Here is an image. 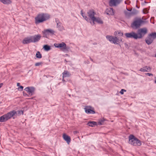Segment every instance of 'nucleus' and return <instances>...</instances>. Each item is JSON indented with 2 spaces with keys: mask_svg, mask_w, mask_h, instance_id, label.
I'll use <instances>...</instances> for the list:
<instances>
[{
  "mask_svg": "<svg viewBox=\"0 0 156 156\" xmlns=\"http://www.w3.org/2000/svg\"><path fill=\"white\" fill-rule=\"evenodd\" d=\"M55 33V31L51 29L45 30L42 31V33L46 37H47V36L49 35H53Z\"/></svg>",
  "mask_w": 156,
  "mask_h": 156,
  "instance_id": "9d476101",
  "label": "nucleus"
},
{
  "mask_svg": "<svg viewBox=\"0 0 156 156\" xmlns=\"http://www.w3.org/2000/svg\"><path fill=\"white\" fill-rule=\"evenodd\" d=\"M125 35L127 38H132L135 39H138L137 34L133 32L126 33Z\"/></svg>",
  "mask_w": 156,
  "mask_h": 156,
  "instance_id": "1a4fd4ad",
  "label": "nucleus"
},
{
  "mask_svg": "<svg viewBox=\"0 0 156 156\" xmlns=\"http://www.w3.org/2000/svg\"><path fill=\"white\" fill-rule=\"evenodd\" d=\"M155 83H156V80H155Z\"/></svg>",
  "mask_w": 156,
  "mask_h": 156,
  "instance_id": "4c0bfd02",
  "label": "nucleus"
},
{
  "mask_svg": "<svg viewBox=\"0 0 156 156\" xmlns=\"http://www.w3.org/2000/svg\"><path fill=\"white\" fill-rule=\"evenodd\" d=\"M151 70V68L149 67L146 66L141 68L140 69V71L143 72H145L148 71H150Z\"/></svg>",
  "mask_w": 156,
  "mask_h": 156,
  "instance_id": "412c9836",
  "label": "nucleus"
},
{
  "mask_svg": "<svg viewBox=\"0 0 156 156\" xmlns=\"http://www.w3.org/2000/svg\"><path fill=\"white\" fill-rule=\"evenodd\" d=\"M126 92V90L124 89H122L120 92V93L121 94H124V92Z\"/></svg>",
  "mask_w": 156,
  "mask_h": 156,
  "instance_id": "7c9ffc66",
  "label": "nucleus"
},
{
  "mask_svg": "<svg viewBox=\"0 0 156 156\" xmlns=\"http://www.w3.org/2000/svg\"><path fill=\"white\" fill-rule=\"evenodd\" d=\"M56 22L57 23L56 27L59 30L62 31L65 30V28L61 22L57 20L56 21Z\"/></svg>",
  "mask_w": 156,
  "mask_h": 156,
  "instance_id": "4468645a",
  "label": "nucleus"
},
{
  "mask_svg": "<svg viewBox=\"0 0 156 156\" xmlns=\"http://www.w3.org/2000/svg\"><path fill=\"white\" fill-rule=\"evenodd\" d=\"M63 80L64 81V79L65 77H69L70 76L69 73L67 71H64L62 73Z\"/></svg>",
  "mask_w": 156,
  "mask_h": 156,
  "instance_id": "4be33fe9",
  "label": "nucleus"
},
{
  "mask_svg": "<svg viewBox=\"0 0 156 156\" xmlns=\"http://www.w3.org/2000/svg\"><path fill=\"white\" fill-rule=\"evenodd\" d=\"M24 90L29 94L32 95L35 90V88L33 87H27L25 88Z\"/></svg>",
  "mask_w": 156,
  "mask_h": 156,
  "instance_id": "2eb2a0df",
  "label": "nucleus"
},
{
  "mask_svg": "<svg viewBox=\"0 0 156 156\" xmlns=\"http://www.w3.org/2000/svg\"><path fill=\"white\" fill-rule=\"evenodd\" d=\"M1 103L2 102H0V104H1Z\"/></svg>",
  "mask_w": 156,
  "mask_h": 156,
  "instance_id": "58836bf2",
  "label": "nucleus"
},
{
  "mask_svg": "<svg viewBox=\"0 0 156 156\" xmlns=\"http://www.w3.org/2000/svg\"><path fill=\"white\" fill-rule=\"evenodd\" d=\"M42 64V62H37L35 64V65L36 66H38L41 65Z\"/></svg>",
  "mask_w": 156,
  "mask_h": 156,
  "instance_id": "c756f323",
  "label": "nucleus"
},
{
  "mask_svg": "<svg viewBox=\"0 0 156 156\" xmlns=\"http://www.w3.org/2000/svg\"><path fill=\"white\" fill-rule=\"evenodd\" d=\"M147 29L145 28H141L138 31V39L141 38L147 33Z\"/></svg>",
  "mask_w": 156,
  "mask_h": 156,
  "instance_id": "6e6552de",
  "label": "nucleus"
},
{
  "mask_svg": "<svg viewBox=\"0 0 156 156\" xmlns=\"http://www.w3.org/2000/svg\"><path fill=\"white\" fill-rule=\"evenodd\" d=\"M153 39L152 38L150 37L149 36L146 39V43L148 44H151L153 41Z\"/></svg>",
  "mask_w": 156,
  "mask_h": 156,
  "instance_id": "5701e85b",
  "label": "nucleus"
},
{
  "mask_svg": "<svg viewBox=\"0 0 156 156\" xmlns=\"http://www.w3.org/2000/svg\"><path fill=\"white\" fill-rule=\"evenodd\" d=\"M88 126L93 127L95 125H97V122L94 121H90L88 122L87 124Z\"/></svg>",
  "mask_w": 156,
  "mask_h": 156,
  "instance_id": "b1692460",
  "label": "nucleus"
},
{
  "mask_svg": "<svg viewBox=\"0 0 156 156\" xmlns=\"http://www.w3.org/2000/svg\"><path fill=\"white\" fill-rule=\"evenodd\" d=\"M114 34L115 35V36H116L118 34L120 36H122L123 35V34L120 31H117L115 32Z\"/></svg>",
  "mask_w": 156,
  "mask_h": 156,
  "instance_id": "393cba45",
  "label": "nucleus"
},
{
  "mask_svg": "<svg viewBox=\"0 0 156 156\" xmlns=\"http://www.w3.org/2000/svg\"><path fill=\"white\" fill-rule=\"evenodd\" d=\"M84 109L85 112L87 114H94L95 113L93 108L90 106H86Z\"/></svg>",
  "mask_w": 156,
  "mask_h": 156,
  "instance_id": "9b49d317",
  "label": "nucleus"
},
{
  "mask_svg": "<svg viewBox=\"0 0 156 156\" xmlns=\"http://www.w3.org/2000/svg\"><path fill=\"white\" fill-rule=\"evenodd\" d=\"M32 42L31 36L30 37H25L23 40L22 43L23 44H27Z\"/></svg>",
  "mask_w": 156,
  "mask_h": 156,
  "instance_id": "a211bd4d",
  "label": "nucleus"
},
{
  "mask_svg": "<svg viewBox=\"0 0 156 156\" xmlns=\"http://www.w3.org/2000/svg\"><path fill=\"white\" fill-rule=\"evenodd\" d=\"M105 121L104 119H101L99 121L98 124L99 125H102L104 124V122Z\"/></svg>",
  "mask_w": 156,
  "mask_h": 156,
  "instance_id": "c85d7f7f",
  "label": "nucleus"
},
{
  "mask_svg": "<svg viewBox=\"0 0 156 156\" xmlns=\"http://www.w3.org/2000/svg\"><path fill=\"white\" fill-rule=\"evenodd\" d=\"M20 83H17V86L20 87Z\"/></svg>",
  "mask_w": 156,
  "mask_h": 156,
  "instance_id": "c9c22d12",
  "label": "nucleus"
},
{
  "mask_svg": "<svg viewBox=\"0 0 156 156\" xmlns=\"http://www.w3.org/2000/svg\"><path fill=\"white\" fill-rule=\"evenodd\" d=\"M23 89V87L22 86H20L18 88V90L20 91H22Z\"/></svg>",
  "mask_w": 156,
  "mask_h": 156,
  "instance_id": "473e14b6",
  "label": "nucleus"
},
{
  "mask_svg": "<svg viewBox=\"0 0 156 156\" xmlns=\"http://www.w3.org/2000/svg\"><path fill=\"white\" fill-rule=\"evenodd\" d=\"M122 0H111L109 2L110 6H115L119 4Z\"/></svg>",
  "mask_w": 156,
  "mask_h": 156,
  "instance_id": "ddd939ff",
  "label": "nucleus"
},
{
  "mask_svg": "<svg viewBox=\"0 0 156 156\" xmlns=\"http://www.w3.org/2000/svg\"><path fill=\"white\" fill-rule=\"evenodd\" d=\"M129 143L134 146H140L141 145V142L140 140L136 138L133 135H130L129 136Z\"/></svg>",
  "mask_w": 156,
  "mask_h": 156,
  "instance_id": "20e7f679",
  "label": "nucleus"
},
{
  "mask_svg": "<svg viewBox=\"0 0 156 156\" xmlns=\"http://www.w3.org/2000/svg\"><path fill=\"white\" fill-rule=\"evenodd\" d=\"M44 49L47 51H48L50 49V47L47 45H44L43 47Z\"/></svg>",
  "mask_w": 156,
  "mask_h": 156,
  "instance_id": "bb28decb",
  "label": "nucleus"
},
{
  "mask_svg": "<svg viewBox=\"0 0 156 156\" xmlns=\"http://www.w3.org/2000/svg\"><path fill=\"white\" fill-rule=\"evenodd\" d=\"M106 38L110 42H112L114 44H119L122 41L121 39L118 38L117 37H114L112 36H107Z\"/></svg>",
  "mask_w": 156,
  "mask_h": 156,
  "instance_id": "423d86ee",
  "label": "nucleus"
},
{
  "mask_svg": "<svg viewBox=\"0 0 156 156\" xmlns=\"http://www.w3.org/2000/svg\"><path fill=\"white\" fill-rule=\"evenodd\" d=\"M2 85H3L2 83H1L0 84V88L2 87Z\"/></svg>",
  "mask_w": 156,
  "mask_h": 156,
  "instance_id": "e433bc0d",
  "label": "nucleus"
},
{
  "mask_svg": "<svg viewBox=\"0 0 156 156\" xmlns=\"http://www.w3.org/2000/svg\"><path fill=\"white\" fill-rule=\"evenodd\" d=\"M87 14L89 17L83 14L82 10L81 11V14L83 17L87 22H90L91 24H92V22L90 20L92 21L95 18L96 13L94 10L90 9L88 11Z\"/></svg>",
  "mask_w": 156,
  "mask_h": 156,
  "instance_id": "f03ea898",
  "label": "nucleus"
},
{
  "mask_svg": "<svg viewBox=\"0 0 156 156\" xmlns=\"http://www.w3.org/2000/svg\"><path fill=\"white\" fill-rule=\"evenodd\" d=\"M23 95L24 96H28L27 94H26V93H25L24 92H23Z\"/></svg>",
  "mask_w": 156,
  "mask_h": 156,
  "instance_id": "f704fd0d",
  "label": "nucleus"
},
{
  "mask_svg": "<svg viewBox=\"0 0 156 156\" xmlns=\"http://www.w3.org/2000/svg\"><path fill=\"white\" fill-rule=\"evenodd\" d=\"M107 14L113 15L114 14L113 9L112 8L107 9L105 11Z\"/></svg>",
  "mask_w": 156,
  "mask_h": 156,
  "instance_id": "6ab92c4d",
  "label": "nucleus"
},
{
  "mask_svg": "<svg viewBox=\"0 0 156 156\" xmlns=\"http://www.w3.org/2000/svg\"><path fill=\"white\" fill-rule=\"evenodd\" d=\"M36 56L37 58H42L41 54L39 51H37L36 55Z\"/></svg>",
  "mask_w": 156,
  "mask_h": 156,
  "instance_id": "a878e982",
  "label": "nucleus"
},
{
  "mask_svg": "<svg viewBox=\"0 0 156 156\" xmlns=\"http://www.w3.org/2000/svg\"><path fill=\"white\" fill-rule=\"evenodd\" d=\"M144 13L146 14L148 12V10L147 9H144L143 10Z\"/></svg>",
  "mask_w": 156,
  "mask_h": 156,
  "instance_id": "2f4dec72",
  "label": "nucleus"
},
{
  "mask_svg": "<svg viewBox=\"0 0 156 156\" xmlns=\"http://www.w3.org/2000/svg\"><path fill=\"white\" fill-rule=\"evenodd\" d=\"M62 137L64 140L68 144H69L71 140L70 137L65 133L63 134Z\"/></svg>",
  "mask_w": 156,
  "mask_h": 156,
  "instance_id": "f3484780",
  "label": "nucleus"
},
{
  "mask_svg": "<svg viewBox=\"0 0 156 156\" xmlns=\"http://www.w3.org/2000/svg\"><path fill=\"white\" fill-rule=\"evenodd\" d=\"M92 24L94 25L95 24V22H96L98 24H103V22L101 19L99 17H95V18L92 20Z\"/></svg>",
  "mask_w": 156,
  "mask_h": 156,
  "instance_id": "dca6fc26",
  "label": "nucleus"
},
{
  "mask_svg": "<svg viewBox=\"0 0 156 156\" xmlns=\"http://www.w3.org/2000/svg\"><path fill=\"white\" fill-rule=\"evenodd\" d=\"M145 74L146 75H147L148 76H153V74L152 73H145Z\"/></svg>",
  "mask_w": 156,
  "mask_h": 156,
  "instance_id": "72a5a7b5",
  "label": "nucleus"
},
{
  "mask_svg": "<svg viewBox=\"0 0 156 156\" xmlns=\"http://www.w3.org/2000/svg\"><path fill=\"white\" fill-rule=\"evenodd\" d=\"M0 2L5 5H9L12 3L11 0H0Z\"/></svg>",
  "mask_w": 156,
  "mask_h": 156,
  "instance_id": "aec40b11",
  "label": "nucleus"
},
{
  "mask_svg": "<svg viewBox=\"0 0 156 156\" xmlns=\"http://www.w3.org/2000/svg\"><path fill=\"white\" fill-rule=\"evenodd\" d=\"M21 113L22 114H23V112L22 111H19L17 112L15 110L11 111L0 117V122H5L12 118L15 119L16 118L17 116H19Z\"/></svg>",
  "mask_w": 156,
  "mask_h": 156,
  "instance_id": "f257e3e1",
  "label": "nucleus"
},
{
  "mask_svg": "<svg viewBox=\"0 0 156 156\" xmlns=\"http://www.w3.org/2000/svg\"><path fill=\"white\" fill-rule=\"evenodd\" d=\"M50 18L49 15L47 14L41 13L38 14L35 18V23L37 24L45 21Z\"/></svg>",
  "mask_w": 156,
  "mask_h": 156,
  "instance_id": "7ed1b4c3",
  "label": "nucleus"
},
{
  "mask_svg": "<svg viewBox=\"0 0 156 156\" xmlns=\"http://www.w3.org/2000/svg\"><path fill=\"white\" fill-rule=\"evenodd\" d=\"M149 36L151 37H152L153 39L154 40V39L156 38V33H153L150 34Z\"/></svg>",
  "mask_w": 156,
  "mask_h": 156,
  "instance_id": "cd10ccee",
  "label": "nucleus"
},
{
  "mask_svg": "<svg viewBox=\"0 0 156 156\" xmlns=\"http://www.w3.org/2000/svg\"><path fill=\"white\" fill-rule=\"evenodd\" d=\"M54 46L56 48H59L61 51H69V48L66 46V44L63 42L61 43H55Z\"/></svg>",
  "mask_w": 156,
  "mask_h": 156,
  "instance_id": "39448f33",
  "label": "nucleus"
},
{
  "mask_svg": "<svg viewBox=\"0 0 156 156\" xmlns=\"http://www.w3.org/2000/svg\"><path fill=\"white\" fill-rule=\"evenodd\" d=\"M143 23L144 21L141 19H137L133 21L131 27L134 29H136L139 27L140 25Z\"/></svg>",
  "mask_w": 156,
  "mask_h": 156,
  "instance_id": "0eeeda50",
  "label": "nucleus"
},
{
  "mask_svg": "<svg viewBox=\"0 0 156 156\" xmlns=\"http://www.w3.org/2000/svg\"><path fill=\"white\" fill-rule=\"evenodd\" d=\"M32 42H36L38 41L40 39L41 36L40 34L35 35L31 36Z\"/></svg>",
  "mask_w": 156,
  "mask_h": 156,
  "instance_id": "f8f14e48",
  "label": "nucleus"
}]
</instances>
